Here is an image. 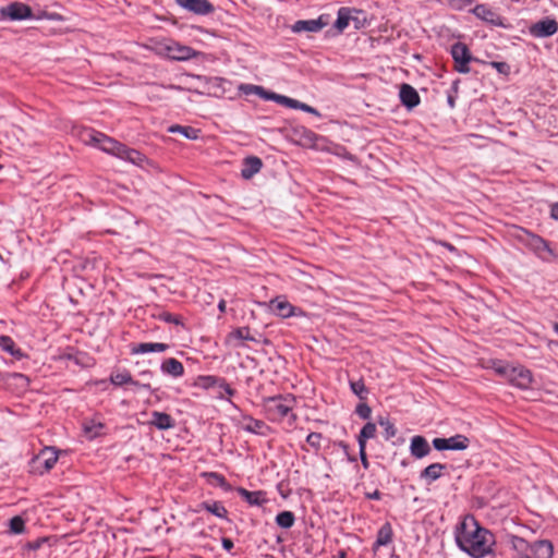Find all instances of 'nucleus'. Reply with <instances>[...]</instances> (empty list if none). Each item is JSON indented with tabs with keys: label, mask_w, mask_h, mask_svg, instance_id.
I'll use <instances>...</instances> for the list:
<instances>
[{
	"label": "nucleus",
	"mask_w": 558,
	"mask_h": 558,
	"mask_svg": "<svg viewBox=\"0 0 558 558\" xmlns=\"http://www.w3.org/2000/svg\"><path fill=\"white\" fill-rule=\"evenodd\" d=\"M458 547L473 558H483L492 553L494 534L480 525L473 515H466L456 530Z\"/></svg>",
	"instance_id": "1"
},
{
	"label": "nucleus",
	"mask_w": 558,
	"mask_h": 558,
	"mask_svg": "<svg viewBox=\"0 0 558 558\" xmlns=\"http://www.w3.org/2000/svg\"><path fill=\"white\" fill-rule=\"evenodd\" d=\"M296 399L293 395H278L263 400V409L270 422H282L287 418L290 426L294 425L298 415L293 412Z\"/></svg>",
	"instance_id": "2"
},
{
	"label": "nucleus",
	"mask_w": 558,
	"mask_h": 558,
	"mask_svg": "<svg viewBox=\"0 0 558 558\" xmlns=\"http://www.w3.org/2000/svg\"><path fill=\"white\" fill-rule=\"evenodd\" d=\"M101 140L102 144L99 149L107 154L128 160L135 165H141L145 160V156L138 150L129 148L124 144L116 141L112 137H109L106 134L105 137H101Z\"/></svg>",
	"instance_id": "3"
},
{
	"label": "nucleus",
	"mask_w": 558,
	"mask_h": 558,
	"mask_svg": "<svg viewBox=\"0 0 558 558\" xmlns=\"http://www.w3.org/2000/svg\"><path fill=\"white\" fill-rule=\"evenodd\" d=\"M193 78H195L198 82L205 83L204 89H197V88H189L190 92H194L199 95H207L210 97H222L229 88H227V85H231V83L222 77H208V76H202V75H194Z\"/></svg>",
	"instance_id": "4"
},
{
	"label": "nucleus",
	"mask_w": 558,
	"mask_h": 558,
	"mask_svg": "<svg viewBox=\"0 0 558 558\" xmlns=\"http://www.w3.org/2000/svg\"><path fill=\"white\" fill-rule=\"evenodd\" d=\"M450 52L454 61V70L463 74L469 73L471 71L469 63L473 60V57L468 46L458 41L451 46Z\"/></svg>",
	"instance_id": "5"
},
{
	"label": "nucleus",
	"mask_w": 558,
	"mask_h": 558,
	"mask_svg": "<svg viewBox=\"0 0 558 558\" xmlns=\"http://www.w3.org/2000/svg\"><path fill=\"white\" fill-rule=\"evenodd\" d=\"M0 17L11 21H22L34 17L33 10L29 5L23 2H12L7 7L0 8Z\"/></svg>",
	"instance_id": "6"
},
{
	"label": "nucleus",
	"mask_w": 558,
	"mask_h": 558,
	"mask_svg": "<svg viewBox=\"0 0 558 558\" xmlns=\"http://www.w3.org/2000/svg\"><path fill=\"white\" fill-rule=\"evenodd\" d=\"M57 461V452L46 448L32 460V466L35 471H38L40 474H43L44 472H49L54 466Z\"/></svg>",
	"instance_id": "7"
},
{
	"label": "nucleus",
	"mask_w": 558,
	"mask_h": 558,
	"mask_svg": "<svg viewBox=\"0 0 558 558\" xmlns=\"http://www.w3.org/2000/svg\"><path fill=\"white\" fill-rule=\"evenodd\" d=\"M558 31V23L556 20L550 17H545L534 24H532L529 28L530 34L536 38L549 37L556 34Z\"/></svg>",
	"instance_id": "8"
},
{
	"label": "nucleus",
	"mask_w": 558,
	"mask_h": 558,
	"mask_svg": "<svg viewBox=\"0 0 558 558\" xmlns=\"http://www.w3.org/2000/svg\"><path fill=\"white\" fill-rule=\"evenodd\" d=\"M507 379L509 383L518 388L527 389L532 384V373L523 366H512L509 369Z\"/></svg>",
	"instance_id": "9"
},
{
	"label": "nucleus",
	"mask_w": 558,
	"mask_h": 558,
	"mask_svg": "<svg viewBox=\"0 0 558 558\" xmlns=\"http://www.w3.org/2000/svg\"><path fill=\"white\" fill-rule=\"evenodd\" d=\"M329 24L328 15H320L318 19L315 20H300L296 21L291 29L294 33H301V32H310V33H316L323 29L325 26Z\"/></svg>",
	"instance_id": "10"
},
{
	"label": "nucleus",
	"mask_w": 558,
	"mask_h": 558,
	"mask_svg": "<svg viewBox=\"0 0 558 558\" xmlns=\"http://www.w3.org/2000/svg\"><path fill=\"white\" fill-rule=\"evenodd\" d=\"M167 56L173 60L185 61L195 58L198 53L189 46L171 43L165 46Z\"/></svg>",
	"instance_id": "11"
},
{
	"label": "nucleus",
	"mask_w": 558,
	"mask_h": 558,
	"mask_svg": "<svg viewBox=\"0 0 558 558\" xmlns=\"http://www.w3.org/2000/svg\"><path fill=\"white\" fill-rule=\"evenodd\" d=\"M472 12L477 19L490 25L505 27L502 17L486 4L475 5Z\"/></svg>",
	"instance_id": "12"
},
{
	"label": "nucleus",
	"mask_w": 558,
	"mask_h": 558,
	"mask_svg": "<svg viewBox=\"0 0 558 558\" xmlns=\"http://www.w3.org/2000/svg\"><path fill=\"white\" fill-rule=\"evenodd\" d=\"M177 3L198 15H207L215 11L214 5L208 0H177Z\"/></svg>",
	"instance_id": "13"
},
{
	"label": "nucleus",
	"mask_w": 558,
	"mask_h": 558,
	"mask_svg": "<svg viewBox=\"0 0 558 558\" xmlns=\"http://www.w3.org/2000/svg\"><path fill=\"white\" fill-rule=\"evenodd\" d=\"M253 341V342H259V339H257L255 336L251 333V329L247 326L244 327H238L230 331L226 337V343L233 347H239L241 343H235V341Z\"/></svg>",
	"instance_id": "14"
},
{
	"label": "nucleus",
	"mask_w": 558,
	"mask_h": 558,
	"mask_svg": "<svg viewBox=\"0 0 558 558\" xmlns=\"http://www.w3.org/2000/svg\"><path fill=\"white\" fill-rule=\"evenodd\" d=\"M239 424L243 430L256 435H265V430L268 429L264 421L253 418L250 415H242Z\"/></svg>",
	"instance_id": "15"
},
{
	"label": "nucleus",
	"mask_w": 558,
	"mask_h": 558,
	"mask_svg": "<svg viewBox=\"0 0 558 558\" xmlns=\"http://www.w3.org/2000/svg\"><path fill=\"white\" fill-rule=\"evenodd\" d=\"M270 308L276 315L282 318H289L296 315L298 310L290 302L281 300L280 298H276L270 301Z\"/></svg>",
	"instance_id": "16"
},
{
	"label": "nucleus",
	"mask_w": 558,
	"mask_h": 558,
	"mask_svg": "<svg viewBox=\"0 0 558 558\" xmlns=\"http://www.w3.org/2000/svg\"><path fill=\"white\" fill-rule=\"evenodd\" d=\"M446 470L447 464L435 462L421 471L420 478L425 481L427 484H432L433 482L440 478L444 474V471Z\"/></svg>",
	"instance_id": "17"
},
{
	"label": "nucleus",
	"mask_w": 558,
	"mask_h": 558,
	"mask_svg": "<svg viewBox=\"0 0 558 558\" xmlns=\"http://www.w3.org/2000/svg\"><path fill=\"white\" fill-rule=\"evenodd\" d=\"M410 452L416 459H422L430 453V446L425 437L416 435L412 437Z\"/></svg>",
	"instance_id": "18"
},
{
	"label": "nucleus",
	"mask_w": 558,
	"mask_h": 558,
	"mask_svg": "<svg viewBox=\"0 0 558 558\" xmlns=\"http://www.w3.org/2000/svg\"><path fill=\"white\" fill-rule=\"evenodd\" d=\"M400 100L407 108L412 109L420 104V95L414 87L402 84L400 87Z\"/></svg>",
	"instance_id": "19"
},
{
	"label": "nucleus",
	"mask_w": 558,
	"mask_h": 558,
	"mask_svg": "<svg viewBox=\"0 0 558 558\" xmlns=\"http://www.w3.org/2000/svg\"><path fill=\"white\" fill-rule=\"evenodd\" d=\"M236 492L251 506H263L268 501L264 490L250 492L243 487H238Z\"/></svg>",
	"instance_id": "20"
},
{
	"label": "nucleus",
	"mask_w": 558,
	"mask_h": 558,
	"mask_svg": "<svg viewBox=\"0 0 558 558\" xmlns=\"http://www.w3.org/2000/svg\"><path fill=\"white\" fill-rule=\"evenodd\" d=\"M150 424L159 430H167L173 428L175 423L172 416L165 412L154 411L151 413Z\"/></svg>",
	"instance_id": "21"
},
{
	"label": "nucleus",
	"mask_w": 558,
	"mask_h": 558,
	"mask_svg": "<svg viewBox=\"0 0 558 558\" xmlns=\"http://www.w3.org/2000/svg\"><path fill=\"white\" fill-rule=\"evenodd\" d=\"M263 167V162L260 158L255 156L246 157L243 161V168L241 170V175L244 179H251L254 174L260 171Z\"/></svg>",
	"instance_id": "22"
},
{
	"label": "nucleus",
	"mask_w": 558,
	"mask_h": 558,
	"mask_svg": "<svg viewBox=\"0 0 558 558\" xmlns=\"http://www.w3.org/2000/svg\"><path fill=\"white\" fill-rule=\"evenodd\" d=\"M160 368L165 374H168L173 377H180L184 374L183 364L174 357H169L161 363Z\"/></svg>",
	"instance_id": "23"
},
{
	"label": "nucleus",
	"mask_w": 558,
	"mask_h": 558,
	"mask_svg": "<svg viewBox=\"0 0 558 558\" xmlns=\"http://www.w3.org/2000/svg\"><path fill=\"white\" fill-rule=\"evenodd\" d=\"M110 381L114 386H123L126 384H132L134 386L146 388V389L150 388V386L148 384H140L138 381L134 380L129 371H123L121 373L112 374L110 376Z\"/></svg>",
	"instance_id": "24"
},
{
	"label": "nucleus",
	"mask_w": 558,
	"mask_h": 558,
	"mask_svg": "<svg viewBox=\"0 0 558 558\" xmlns=\"http://www.w3.org/2000/svg\"><path fill=\"white\" fill-rule=\"evenodd\" d=\"M533 554L536 558H551L554 555V546L550 541L541 539L532 545Z\"/></svg>",
	"instance_id": "25"
},
{
	"label": "nucleus",
	"mask_w": 558,
	"mask_h": 558,
	"mask_svg": "<svg viewBox=\"0 0 558 558\" xmlns=\"http://www.w3.org/2000/svg\"><path fill=\"white\" fill-rule=\"evenodd\" d=\"M393 531L391 527V524L389 522H386L380 526V529L377 532L376 542L374 544V549H377L381 546H387L392 542Z\"/></svg>",
	"instance_id": "26"
},
{
	"label": "nucleus",
	"mask_w": 558,
	"mask_h": 558,
	"mask_svg": "<svg viewBox=\"0 0 558 558\" xmlns=\"http://www.w3.org/2000/svg\"><path fill=\"white\" fill-rule=\"evenodd\" d=\"M512 235L517 241L521 242L522 244H546L542 238L522 228H515Z\"/></svg>",
	"instance_id": "27"
},
{
	"label": "nucleus",
	"mask_w": 558,
	"mask_h": 558,
	"mask_svg": "<svg viewBox=\"0 0 558 558\" xmlns=\"http://www.w3.org/2000/svg\"><path fill=\"white\" fill-rule=\"evenodd\" d=\"M199 508L210 512L220 519H227L228 510L220 501H203L199 504Z\"/></svg>",
	"instance_id": "28"
},
{
	"label": "nucleus",
	"mask_w": 558,
	"mask_h": 558,
	"mask_svg": "<svg viewBox=\"0 0 558 558\" xmlns=\"http://www.w3.org/2000/svg\"><path fill=\"white\" fill-rule=\"evenodd\" d=\"M534 255L545 262H551L558 257L557 246H530Z\"/></svg>",
	"instance_id": "29"
},
{
	"label": "nucleus",
	"mask_w": 558,
	"mask_h": 558,
	"mask_svg": "<svg viewBox=\"0 0 558 558\" xmlns=\"http://www.w3.org/2000/svg\"><path fill=\"white\" fill-rule=\"evenodd\" d=\"M104 428L105 425L101 422H96L94 420H85L83 423V430L89 439L98 437Z\"/></svg>",
	"instance_id": "30"
},
{
	"label": "nucleus",
	"mask_w": 558,
	"mask_h": 558,
	"mask_svg": "<svg viewBox=\"0 0 558 558\" xmlns=\"http://www.w3.org/2000/svg\"><path fill=\"white\" fill-rule=\"evenodd\" d=\"M448 450L462 451L470 446V439L462 434H457L452 437L447 438Z\"/></svg>",
	"instance_id": "31"
},
{
	"label": "nucleus",
	"mask_w": 558,
	"mask_h": 558,
	"mask_svg": "<svg viewBox=\"0 0 558 558\" xmlns=\"http://www.w3.org/2000/svg\"><path fill=\"white\" fill-rule=\"evenodd\" d=\"M376 424L373 422H367L362 429L360 430V434L357 436V442L359 447H366V441L368 439H372L376 435Z\"/></svg>",
	"instance_id": "32"
},
{
	"label": "nucleus",
	"mask_w": 558,
	"mask_h": 558,
	"mask_svg": "<svg viewBox=\"0 0 558 558\" xmlns=\"http://www.w3.org/2000/svg\"><path fill=\"white\" fill-rule=\"evenodd\" d=\"M202 476L205 477L209 483L218 485L225 492L232 489L231 485L227 482L226 477L217 472H203Z\"/></svg>",
	"instance_id": "33"
},
{
	"label": "nucleus",
	"mask_w": 558,
	"mask_h": 558,
	"mask_svg": "<svg viewBox=\"0 0 558 558\" xmlns=\"http://www.w3.org/2000/svg\"><path fill=\"white\" fill-rule=\"evenodd\" d=\"M351 13L352 11L349 8L339 9L338 17L335 23V27L337 28L338 33H342L349 26Z\"/></svg>",
	"instance_id": "34"
},
{
	"label": "nucleus",
	"mask_w": 558,
	"mask_h": 558,
	"mask_svg": "<svg viewBox=\"0 0 558 558\" xmlns=\"http://www.w3.org/2000/svg\"><path fill=\"white\" fill-rule=\"evenodd\" d=\"M0 349L10 353L13 356L21 357L22 352L20 349H15V343L9 336H0Z\"/></svg>",
	"instance_id": "35"
},
{
	"label": "nucleus",
	"mask_w": 558,
	"mask_h": 558,
	"mask_svg": "<svg viewBox=\"0 0 558 558\" xmlns=\"http://www.w3.org/2000/svg\"><path fill=\"white\" fill-rule=\"evenodd\" d=\"M168 131L170 133H180L182 134L184 137L186 138H190V140H196L198 137V130L192 128V126H182V125H179V124H175V125H171Z\"/></svg>",
	"instance_id": "36"
},
{
	"label": "nucleus",
	"mask_w": 558,
	"mask_h": 558,
	"mask_svg": "<svg viewBox=\"0 0 558 558\" xmlns=\"http://www.w3.org/2000/svg\"><path fill=\"white\" fill-rule=\"evenodd\" d=\"M377 423L384 427V437L386 440H389L397 435V427L388 417L379 416Z\"/></svg>",
	"instance_id": "37"
},
{
	"label": "nucleus",
	"mask_w": 558,
	"mask_h": 558,
	"mask_svg": "<svg viewBox=\"0 0 558 558\" xmlns=\"http://www.w3.org/2000/svg\"><path fill=\"white\" fill-rule=\"evenodd\" d=\"M239 90L244 93L245 95H258L259 97L267 100V96H269L270 92H267L264 87L258 85H252V84H241L239 86Z\"/></svg>",
	"instance_id": "38"
},
{
	"label": "nucleus",
	"mask_w": 558,
	"mask_h": 558,
	"mask_svg": "<svg viewBox=\"0 0 558 558\" xmlns=\"http://www.w3.org/2000/svg\"><path fill=\"white\" fill-rule=\"evenodd\" d=\"M295 522V515L291 511H282L277 514L276 523L282 529H290Z\"/></svg>",
	"instance_id": "39"
},
{
	"label": "nucleus",
	"mask_w": 558,
	"mask_h": 558,
	"mask_svg": "<svg viewBox=\"0 0 558 558\" xmlns=\"http://www.w3.org/2000/svg\"><path fill=\"white\" fill-rule=\"evenodd\" d=\"M350 388L360 400L364 401L367 399L368 389L366 388L363 379L350 381Z\"/></svg>",
	"instance_id": "40"
},
{
	"label": "nucleus",
	"mask_w": 558,
	"mask_h": 558,
	"mask_svg": "<svg viewBox=\"0 0 558 558\" xmlns=\"http://www.w3.org/2000/svg\"><path fill=\"white\" fill-rule=\"evenodd\" d=\"M267 100H274L280 105H283L286 107L293 108V109H296L298 104H299V100H295V99L289 98L287 96L276 94V93H271V92L269 93V96H267Z\"/></svg>",
	"instance_id": "41"
},
{
	"label": "nucleus",
	"mask_w": 558,
	"mask_h": 558,
	"mask_svg": "<svg viewBox=\"0 0 558 558\" xmlns=\"http://www.w3.org/2000/svg\"><path fill=\"white\" fill-rule=\"evenodd\" d=\"M101 137H105V134L95 130L87 131L83 141L87 145H93L97 148H100L102 144Z\"/></svg>",
	"instance_id": "42"
},
{
	"label": "nucleus",
	"mask_w": 558,
	"mask_h": 558,
	"mask_svg": "<svg viewBox=\"0 0 558 558\" xmlns=\"http://www.w3.org/2000/svg\"><path fill=\"white\" fill-rule=\"evenodd\" d=\"M351 11H352V13H351L350 22H353L354 27L356 29L364 27L367 22L365 12L362 10H356V9H351Z\"/></svg>",
	"instance_id": "43"
},
{
	"label": "nucleus",
	"mask_w": 558,
	"mask_h": 558,
	"mask_svg": "<svg viewBox=\"0 0 558 558\" xmlns=\"http://www.w3.org/2000/svg\"><path fill=\"white\" fill-rule=\"evenodd\" d=\"M512 365L505 363L502 361H493L492 368L500 376H504L506 379L509 375V369H511Z\"/></svg>",
	"instance_id": "44"
},
{
	"label": "nucleus",
	"mask_w": 558,
	"mask_h": 558,
	"mask_svg": "<svg viewBox=\"0 0 558 558\" xmlns=\"http://www.w3.org/2000/svg\"><path fill=\"white\" fill-rule=\"evenodd\" d=\"M323 435L320 433H310L306 442L317 452L322 448Z\"/></svg>",
	"instance_id": "45"
},
{
	"label": "nucleus",
	"mask_w": 558,
	"mask_h": 558,
	"mask_svg": "<svg viewBox=\"0 0 558 558\" xmlns=\"http://www.w3.org/2000/svg\"><path fill=\"white\" fill-rule=\"evenodd\" d=\"M24 530H25V522L21 517L16 515L10 520V531L12 533L21 534L24 532Z\"/></svg>",
	"instance_id": "46"
},
{
	"label": "nucleus",
	"mask_w": 558,
	"mask_h": 558,
	"mask_svg": "<svg viewBox=\"0 0 558 558\" xmlns=\"http://www.w3.org/2000/svg\"><path fill=\"white\" fill-rule=\"evenodd\" d=\"M154 352V342H142L131 349L132 354H144Z\"/></svg>",
	"instance_id": "47"
},
{
	"label": "nucleus",
	"mask_w": 558,
	"mask_h": 558,
	"mask_svg": "<svg viewBox=\"0 0 558 558\" xmlns=\"http://www.w3.org/2000/svg\"><path fill=\"white\" fill-rule=\"evenodd\" d=\"M158 319L162 320V322H166V323H169V324H174V325H182V320H181V317L178 316V315H173L169 312H161L157 315Z\"/></svg>",
	"instance_id": "48"
},
{
	"label": "nucleus",
	"mask_w": 558,
	"mask_h": 558,
	"mask_svg": "<svg viewBox=\"0 0 558 558\" xmlns=\"http://www.w3.org/2000/svg\"><path fill=\"white\" fill-rule=\"evenodd\" d=\"M355 413L363 420H368L371 417V414H372V409L371 407L365 403V402H361L356 405L355 408Z\"/></svg>",
	"instance_id": "49"
},
{
	"label": "nucleus",
	"mask_w": 558,
	"mask_h": 558,
	"mask_svg": "<svg viewBox=\"0 0 558 558\" xmlns=\"http://www.w3.org/2000/svg\"><path fill=\"white\" fill-rule=\"evenodd\" d=\"M510 543H511L512 548L518 551H523L529 546L527 542L524 538L517 536V535L511 536Z\"/></svg>",
	"instance_id": "50"
},
{
	"label": "nucleus",
	"mask_w": 558,
	"mask_h": 558,
	"mask_svg": "<svg viewBox=\"0 0 558 558\" xmlns=\"http://www.w3.org/2000/svg\"><path fill=\"white\" fill-rule=\"evenodd\" d=\"M490 65H492L493 68H495V69H496L499 73H501V74L508 75V74H509V72H510V66H509V64H508V63H506V62L493 61V62L490 63Z\"/></svg>",
	"instance_id": "51"
},
{
	"label": "nucleus",
	"mask_w": 558,
	"mask_h": 558,
	"mask_svg": "<svg viewBox=\"0 0 558 558\" xmlns=\"http://www.w3.org/2000/svg\"><path fill=\"white\" fill-rule=\"evenodd\" d=\"M433 447L438 451L448 450L447 438H434Z\"/></svg>",
	"instance_id": "52"
},
{
	"label": "nucleus",
	"mask_w": 558,
	"mask_h": 558,
	"mask_svg": "<svg viewBox=\"0 0 558 558\" xmlns=\"http://www.w3.org/2000/svg\"><path fill=\"white\" fill-rule=\"evenodd\" d=\"M360 448V459H361V463L363 465V468L365 470H367L369 468V462H368V459H367V454H366V447H359Z\"/></svg>",
	"instance_id": "53"
},
{
	"label": "nucleus",
	"mask_w": 558,
	"mask_h": 558,
	"mask_svg": "<svg viewBox=\"0 0 558 558\" xmlns=\"http://www.w3.org/2000/svg\"><path fill=\"white\" fill-rule=\"evenodd\" d=\"M296 109H300V110H303V111H305V112H308V113H313V114L319 116L318 111H317L315 108H313V107H311V106H308V105H306V104H304V102H300V101H299V104H298V108H296Z\"/></svg>",
	"instance_id": "54"
},
{
	"label": "nucleus",
	"mask_w": 558,
	"mask_h": 558,
	"mask_svg": "<svg viewBox=\"0 0 558 558\" xmlns=\"http://www.w3.org/2000/svg\"><path fill=\"white\" fill-rule=\"evenodd\" d=\"M220 388L228 395V396H233L235 393V390L233 388H231V386L226 383L225 379L221 380V384H220Z\"/></svg>",
	"instance_id": "55"
},
{
	"label": "nucleus",
	"mask_w": 558,
	"mask_h": 558,
	"mask_svg": "<svg viewBox=\"0 0 558 558\" xmlns=\"http://www.w3.org/2000/svg\"><path fill=\"white\" fill-rule=\"evenodd\" d=\"M221 544H222L223 549L227 551H230L234 547L233 541L228 537H223L221 539Z\"/></svg>",
	"instance_id": "56"
},
{
	"label": "nucleus",
	"mask_w": 558,
	"mask_h": 558,
	"mask_svg": "<svg viewBox=\"0 0 558 558\" xmlns=\"http://www.w3.org/2000/svg\"><path fill=\"white\" fill-rule=\"evenodd\" d=\"M381 493L378 490V489H375L373 493H366L365 494V497L367 499H374V500H379L381 499Z\"/></svg>",
	"instance_id": "57"
},
{
	"label": "nucleus",
	"mask_w": 558,
	"mask_h": 558,
	"mask_svg": "<svg viewBox=\"0 0 558 558\" xmlns=\"http://www.w3.org/2000/svg\"><path fill=\"white\" fill-rule=\"evenodd\" d=\"M168 348L167 343L154 342V352H165Z\"/></svg>",
	"instance_id": "58"
},
{
	"label": "nucleus",
	"mask_w": 558,
	"mask_h": 558,
	"mask_svg": "<svg viewBox=\"0 0 558 558\" xmlns=\"http://www.w3.org/2000/svg\"><path fill=\"white\" fill-rule=\"evenodd\" d=\"M550 217L558 220V202L550 205Z\"/></svg>",
	"instance_id": "59"
},
{
	"label": "nucleus",
	"mask_w": 558,
	"mask_h": 558,
	"mask_svg": "<svg viewBox=\"0 0 558 558\" xmlns=\"http://www.w3.org/2000/svg\"><path fill=\"white\" fill-rule=\"evenodd\" d=\"M227 307V303L223 299H221L218 303V310L220 313H225Z\"/></svg>",
	"instance_id": "60"
},
{
	"label": "nucleus",
	"mask_w": 558,
	"mask_h": 558,
	"mask_svg": "<svg viewBox=\"0 0 558 558\" xmlns=\"http://www.w3.org/2000/svg\"><path fill=\"white\" fill-rule=\"evenodd\" d=\"M205 380L208 381V384H214L216 381V378L213 376L205 377Z\"/></svg>",
	"instance_id": "61"
},
{
	"label": "nucleus",
	"mask_w": 558,
	"mask_h": 558,
	"mask_svg": "<svg viewBox=\"0 0 558 558\" xmlns=\"http://www.w3.org/2000/svg\"><path fill=\"white\" fill-rule=\"evenodd\" d=\"M448 102H449V105H450L451 107H453V106H454V99H453L452 97H449V98H448Z\"/></svg>",
	"instance_id": "62"
},
{
	"label": "nucleus",
	"mask_w": 558,
	"mask_h": 558,
	"mask_svg": "<svg viewBox=\"0 0 558 558\" xmlns=\"http://www.w3.org/2000/svg\"><path fill=\"white\" fill-rule=\"evenodd\" d=\"M29 547H31L32 549H37V548L39 547V544H38V543H36V544H34V545H32V544H31V545H29Z\"/></svg>",
	"instance_id": "63"
},
{
	"label": "nucleus",
	"mask_w": 558,
	"mask_h": 558,
	"mask_svg": "<svg viewBox=\"0 0 558 558\" xmlns=\"http://www.w3.org/2000/svg\"><path fill=\"white\" fill-rule=\"evenodd\" d=\"M517 558H531V557L527 555L520 554Z\"/></svg>",
	"instance_id": "64"
}]
</instances>
